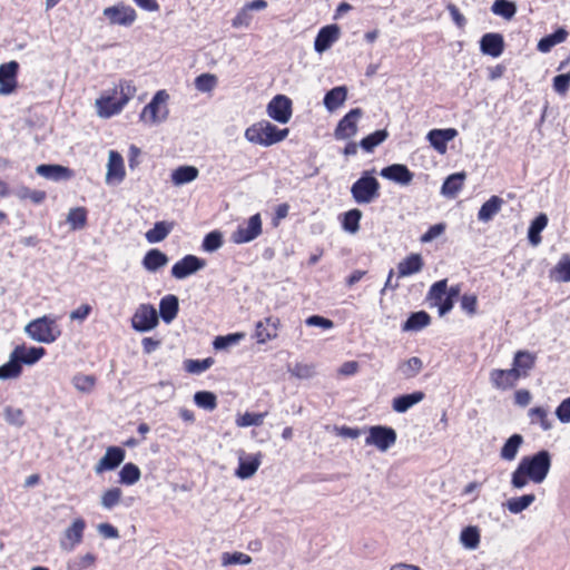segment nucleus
Masks as SVG:
<instances>
[{"mask_svg": "<svg viewBox=\"0 0 570 570\" xmlns=\"http://www.w3.org/2000/svg\"><path fill=\"white\" fill-rule=\"evenodd\" d=\"M551 468V458L548 451L542 450L533 455L523 456L512 473L511 484L521 489L529 481L541 483Z\"/></svg>", "mask_w": 570, "mask_h": 570, "instance_id": "obj_1", "label": "nucleus"}, {"mask_svg": "<svg viewBox=\"0 0 570 570\" xmlns=\"http://www.w3.org/2000/svg\"><path fill=\"white\" fill-rule=\"evenodd\" d=\"M135 94L136 87L131 81L120 80L115 85L111 91L102 94L96 100L98 116L101 118H110L120 114Z\"/></svg>", "mask_w": 570, "mask_h": 570, "instance_id": "obj_2", "label": "nucleus"}, {"mask_svg": "<svg viewBox=\"0 0 570 570\" xmlns=\"http://www.w3.org/2000/svg\"><path fill=\"white\" fill-rule=\"evenodd\" d=\"M288 132V128L279 129L267 120H261L246 128L244 136L252 144L267 147L284 140Z\"/></svg>", "mask_w": 570, "mask_h": 570, "instance_id": "obj_3", "label": "nucleus"}, {"mask_svg": "<svg viewBox=\"0 0 570 570\" xmlns=\"http://www.w3.org/2000/svg\"><path fill=\"white\" fill-rule=\"evenodd\" d=\"M373 171L365 170L351 186L352 198L358 205L371 204L381 196V184Z\"/></svg>", "mask_w": 570, "mask_h": 570, "instance_id": "obj_4", "label": "nucleus"}, {"mask_svg": "<svg viewBox=\"0 0 570 570\" xmlns=\"http://www.w3.org/2000/svg\"><path fill=\"white\" fill-rule=\"evenodd\" d=\"M26 332L32 340L46 344L53 343L61 335L57 318L48 315L31 321Z\"/></svg>", "mask_w": 570, "mask_h": 570, "instance_id": "obj_5", "label": "nucleus"}, {"mask_svg": "<svg viewBox=\"0 0 570 570\" xmlns=\"http://www.w3.org/2000/svg\"><path fill=\"white\" fill-rule=\"evenodd\" d=\"M168 99L169 95L166 90L157 91L150 102L144 107L140 114V120L147 124H156L165 120L168 115Z\"/></svg>", "mask_w": 570, "mask_h": 570, "instance_id": "obj_6", "label": "nucleus"}, {"mask_svg": "<svg viewBox=\"0 0 570 570\" xmlns=\"http://www.w3.org/2000/svg\"><path fill=\"white\" fill-rule=\"evenodd\" d=\"M395 442L396 432L392 428L384 425L371 426L365 438L366 445H374L382 452L390 449Z\"/></svg>", "mask_w": 570, "mask_h": 570, "instance_id": "obj_7", "label": "nucleus"}, {"mask_svg": "<svg viewBox=\"0 0 570 570\" xmlns=\"http://www.w3.org/2000/svg\"><path fill=\"white\" fill-rule=\"evenodd\" d=\"M262 218L261 214L250 216L243 225H238L236 230L233 232L230 239L235 244H245L254 240L262 234Z\"/></svg>", "mask_w": 570, "mask_h": 570, "instance_id": "obj_8", "label": "nucleus"}, {"mask_svg": "<svg viewBox=\"0 0 570 570\" xmlns=\"http://www.w3.org/2000/svg\"><path fill=\"white\" fill-rule=\"evenodd\" d=\"M446 284L448 279H440L432 284L428 292V301L431 306L438 307L440 316L449 313L454 306L453 301L446 296Z\"/></svg>", "mask_w": 570, "mask_h": 570, "instance_id": "obj_9", "label": "nucleus"}, {"mask_svg": "<svg viewBox=\"0 0 570 570\" xmlns=\"http://www.w3.org/2000/svg\"><path fill=\"white\" fill-rule=\"evenodd\" d=\"M158 325L156 308L150 304H141L136 309L131 326L138 332H148Z\"/></svg>", "mask_w": 570, "mask_h": 570, "instance_id": "obj_10", "label": "nucleus"}, {"mask_svg": "<svg viewBox=\"0 0 570 570\" xmlns=\"http://www.w3.org/2000/svg\"><path fill=\"white\" fill-rule=\"evenodd\" d=\"M281 320L277 316H267L255 325L253 338L257 344H265L278 336Z\"/></svg>", "mask_w": 570, "mask_h": 570, "instance_id": "obj_11", "label": "nucleus"}, {"mask_svg": "<svg viewBox=\"0 0 570 570\" xmlns=\"http://www.w3.org/2000/svg\"><path fill=\"white\" fill-rule=\"evenodd\" d=\"M361 108L351 109L337 124L334 136L337 140H345L357 132V122L362 117Z\"/></svg>", "mask_w": 570, "mask_h": 570, "instance_id": "obj_12", "label": "nucleus"}, {"mask_svg": "<svg viewBox=\"0 0 570 570\" xmlns=\"http://www.w3.org/2000/svg\"><path fill=\"white\" fill-rule=\"evenodd\" d=\"M206 265L205 259L195 255H186L171 267V276L176 279H184L191 274H195Z\"/></svg>", "mask_w": 570, "mask_h": 570, "instance_id": "obj_13", "label": "nucleus"}, {"mask_svg": "<svg viewBox=\"0 0 570 570\" xmlns=\"http://www.w3.org/2000/svg\"><path fill=\"white\" fill-rule=\"evenodd\" d=\"M267 114L281 124L288 122L292 117V100L284 95L275 96L267 105Z\"/></svg>", "mask_w": 570, "mask_h": 570, "instance_id": "obj_14", "label": "nucleus"}, {"mask_svg": "<svg viewBox=\"0 0 570 570\" xmlns=\"http://www.w3.org/2000/svg\"><path fill=\"white\" fill-rule=\"evenodd\" d=\"M86 522L81 518H77L68 527L60 540V547L65 551H72L78 544L82 542Z\"/></svg>", "mask_w": 570, "mask_h": 570, "instance_id": "obj_15", "label": "nucleus"}, {"mask_svg": "<svg viewBox=\"0 0 570 570\" xmlns=\"http://www.w3.org/2000/svg\"><path fill=\"white\" fill-rule=\"evenodd\" d=\"M19 63L11 60L0 65V95L12 94L18 87Z\"/></svg>", "mask_w": 570, "mask_h": 570, "instance_id": "obj_16", "label": "nucleus"}, {"mask_svg": "<svg viewBox=\"0 0 570 570\" xmlns=\"http://www.w3.org/2000/svg\"><path fill=\"white\" fill-rule=\"evenodd\" d=\"M492 387L499 391L512 390L517 386L521 377L512 368H494L489 375Z\"/></svg>", "mask_w": 570, "mask_h": 570, "instance_id": "obj_17", "label": "nucleus"}, {"mask_svg": "<svg viewBox=\"0 0 570 570\" xmlns=\"http://www.w3.org/2000/svg\"><path fill=\"white\" fill-rule=\"evenodd\" d=\"M537 355L527 350H519L514 353L511 368L514 370L521 379L530 375L535 367Z\"/></svg>", "mask_w": 570, "mask_h": 570, "instance_id": "obj_18", "label": "nucleus"}, {"mask_svg": "<svg viewBox=\"0 0 570 570\" xmlns=\"http://www.w3.org/2000/svg\"><path fill=\"white\" fill-rule=\"evenodd\" d=\"M104 14L110 24L130 26L136 20V12L132 8L116 4L104 10Z\"/></svg>", "mask_w": 570, "mask_h": 570, "instance_id": "obj_19", "label": "nucleus"}, {"mask_svg": "<svg viewBox=\"0 0 570 570\" xmlns=\"http://www.w3.org/2000/svg\"><path fill=\"white\" fill-rule=\"evenodd\" d=\"M126 176L124 158L116 151L110 150L107 164L106 183L107 184H119Z\"/></svg>", "mask_w": 570, "mask_h": 570, "instance_id": "obj_20", "label": "nucleus"}, {"mask_svg": "<svg viewBox=\"0 0 570 570\" xmlns=\"http://www.w3.org/2000/svg\"><path fill=\"white\" fill-rule=\"evenodd\" d=\"M126 452L124 449L119 446H109L106 450L105 455L99 460V462L95 466L96 473L100 474L105 471H111L118 468L124 459Z\"/></svg>", "mask_w": 570, "mask_h": 570, "instance_id": "obj_21", "label": "nucleus"}, {"mask_svg": "<svg viewBox=\"0 0 570 570\" xmlns=\"http://www.w3.org/2000/svg\"><path fill=\"white\" fill-rule=\"evenodd\" d=\"M458 136L455 128L432 129L428 132V140L431 146L441 155L446 153L448 142Z\"/></svg>", "mask_w": 570, "mask_h": 570, "instance_id": "obj_22", "label": "nucleus"}, {"mask_svg": "<svg viewBox=\"0 0 570 570\" xmlns=\"http://www.w3.org/2000/svg\"><path fill=\"white\" fill-rule=\"evenodd\" d=\"M504 39L501 33L489 32L482 36L480 40V50L490 57H500L504 51Z\"/></svg>", "mask_w": 570, "mask_h": 570, "instance_id": "obj_23", "label": "nucleus"}, {"mask_svg": "<svg viewBox=\"0 0 570 570\" xmlns=\"http://www.w3.org/2000/svg\"><path fill=\"white\" fill-rule=\"evenodd\" d=\"M380 175L401 185H409L413 180V173L403 164H393L384 167Z\"/></svg>", "mask_w": 570, "mask_h": 570, "instance_id": "obj_24", "label": "nucleus"}, {"mask_svg": "<svg viewBox=\"0 0 570 570\" xmlns=\"http://www.w3.org/2000/svg\"><path fill=\"white\" fill-rule=\"evenodd\" d=\"M340 37V28L336 24H328L318 31L314 48L317 52L327 50Z\"/></svg>", "mask_w": 570, "mask_h": 570, "instance_id": "obj_25", "label": "nucleus"}, {"mask_svg": "<svg viewBox=\"0 0 570 570\" xmlns=\"http://www.w3.org/2000/svg\"><path fill=\"white\" fill-rule=\"evenodd\" d=\"M12 354L21 366L22 364L32 365L46 354V350L43 347L36 346L27 347L24 344H22L17 345L13 348Z\"/></svg>", "mask_w": 570, "mask_h": 570, "instance_id": "obj_26", "label": "nucleus"}, {"mask_svg": "<svg viewBox=\"0 0 570 570\" xmlns=\"http://www.w3.org/2000/svg\"><path fill=\"white\" fill-rule=\"evenodd\" d=\"M423 266L424 261L422 255L412 253L397 264V276L402 278L420 273Z\"/></svg>", "mask_w": 570, "mask_h": 570, "instance_id": "obj_27", "label": "nucleus"}, {"mask_svg": "<svg viewBox=\"0 0 570 570\" xmlns=\"http://www.w3.org/2000/svg\"><path fill=\"white\" fill-rule=\"evenodd\" d=\"M37 174L52 180H68L73 177V171L62 165L42 164L36 168Z\"/></svg>", "mask_w": 570, "mask_h": 570, "instance_id": "obj_28", "label": "nucleus"}, {"mask_svg": "<svg viewBox=\"0 0 570 570\" xmlns=\"http://www.w3.org/2000/svg\"><path fill=\"white\" fill-rule=\"evenodd\" d=\"M504 200L493 195L491 196L478 212V219L483 223L490 222L502 208Z\"/></svg>", "mask_w": 570, "mask_h": 570, "instance_id": "obj_29", "label": "nucleus"}, {"mask_svg": "<svg viewBox=\"0 0 570 570\" xmlns=\"http://www.w3.org/2000/svg\"><path fill=\"white\" fill-rule=\"evenodd\" d=\"M179 311L178 298L175 295H166L160 299L159 313L165 323L174 321Z\"/></svg>", "mask_w": 570, "mask_h": 570, "instance_id": "obj_30", "label": "nucleus"}, {"mask_svg": "<svg viewBox=\"0 0 570 570\" xmlns=\"http://www.w3.org/2000/svg\"><path fill=\"white\" fill-rule=\"evenodd\" d=\"M424 397L425 394L422 391L403 394L393 399L392 407L397 413H404L410 407L421 402Z\"/></svg>", "mask_w": 570, "mask_h": 570, "instance_id": "obj_31", "label": "nucleus"}, {"mask_svg": "<svg viewBox=\"0 0 570 570\" xmlns=\"http://www.w3.org/2000/svg\"><path fill=\"white\" fill-rule=\"evenodd\" d=\"M465 178L466 174L464 171L450 175L444 180L441 187V193L450 198L455 197L458 193L463 188Z\"/></svg>", "mask_w": 570, "mask_h": 570, "instance_id": "obj_32", "label": "nucleus"}, {"mask_svg": "<svg viewBox=\"0 0 570 570\" xmlns=\"http://www.w3.org/2000/svg\"><path fill=\"white\" fill-rule=\"evenodd\" d=\"M167 263H168L167 255L157 248L149 249L142 258V266L148 272H156L159 268L167 265Z\"/></svg>", "mask_w": 570, "mask_h": 570, "instance_id": "obj_33", "label": "nucleus"}, {"mask_svg": "<svg viewBox=\"0 0 570 570\" xmlns=\"http://www.w3.org/2000/svg\"><path fill=\"white\" fill-rule=\"evenodd\" d=\"M347 97V89L345 86H338L326 92L324 97V106L327 110L333 111L341 107Z\"/></svg>", "mask_w": 570, "mask_h": 570, "instance_id": "obj_34", "label": "nucleus"}, {"mask_svg": "<svg viewBox=\"0 0 570 570\" xmlns=\"http://www.w3.org/2000/svg\"><path fill=\"white\" fill-rule=\"evenodd\" d=\"M550 278L556 282H570V255L563 254L554 267L550 271Z\"/></svg>", "mask_w": 570, "mask_h": 570, "instance_id": "obj_35", "label": "nucleus"}, {"mask_svg": "<svg viewBox=\"0 0 570 570\" xmlns=\"http://www.w3.org/2000/svg\"><path fill=\"white\" fill-rule=\"evenodd\" d=\"M530 424L539 425L543 431H549L552 428V422L549 419V411L543 406H534L528 411Z\"/></svg>", "mask_w": 570, "mask_h": 570, "instance_id": "obj_36", "label": "nucleus"}, {"mask_svg": "<svg viewBox=\"0 0 570 570\" xmlns=\"http://www.w3.org/2000/svg\"><path fill=\"white\" fill-rule=\"evenodd\" d=\"M174 225V222H157L154 227L146 233L147 242L154 244L164 240L173 230Z\"/></svg>", "mask_w": 570, "mask_h": 570, "instance_id": "obj_37", "label": "nucleus"}, {"mask_svg": "<svg viewBox=\"0 0 570 570\" xmlns=\"http://www.w3.org/2000/svg\"><path fill=\"white\" fill-rule=\"evenodd\" d=\"M568 31L563 28H559L553 33H550L538 42V50L541 52H549L554 46L566 41Z\"/></svg>", "mask_w": 570, "mask_h": 570, "instance_id": "obj_38", "label": "nucleus"}, {"mask_svg": "<svg viewBox=\"0 0 570 570\" xmlns=\"http://www.w3.org/2000/svg\"><path fill=\"white\" fill-rule=\"evenodd\" d=\"M548 225V217L546 214L541 213L539 214L530 224L529 230H528V238L529 242L537 246L541 243V232L547 227Z\"/></svg>", "mask_w": 570, "mask_h": 570, "instance_id": "obj_39", "label": "nucleus"}, {"mask_svg": "<svg viewBox=\"0 0 570 570\" xmlns=\"http://www.w3.org/2000/svg\"><path fill=\"white\" fill-rule=\"evenodd\" d=\"M198 169L195 166H179L171 174V181L179 186L188 184L198 177Z\"/></svg>", "mask_w": 570, "mask_h": 570, "instance_id": "obj_40", "label": "nucleus"}, {"mask_svg": "<svg viewBox=\"0 0 570 570\" xmlns=\"http://www.w3.org/2000/svg\"><path fill=\"white\" fill-rule=\"evenodd\" d=\"M387 137L389 131L386 129H380L364 137L360 141V146L364 151L373 153L379 145L387 139Z\"/></svg>", "mask_w": 570, "mask_h": 570, "instance_id": "obj_41", "label": "nucleus"}, {"mask_svg": "<svg viewBox=\"0 0 570 570\" xmlns=\"http://www.w3.org/2000/svg\"><path fill=\"white\" fill-rule=\"evenodd\" d=\"M431 322V316L425 311L412 313L403 324V331H420Z\"/></svg>", "mask_w": 570, "mask_h": 570, "instance_id": "obj_42", "label": "nucleus"}, {"mask_svg": "<svg viewBox=\"0 0 570 570\" xmlns=\"http://www.w3.org/2000/svg\"><path fill=\"white\" fill-rule=\"evenodd\" d=\"M261 465V460L256 456L248 459H239L238 468L235 471L239 479H248L253 476Z\"/></svg>", "mask_w": 570, "mask_h": 570, "instance_id": "obj_43", "label": "nucleus"}, {"mask_svg": "<svg viewBox=\"0 0 570 570\" xmlns=\"http://www.w3.org/2000/svg\"><path fill=\"white\" fill-rule=\"evenodd\" d=\"M522 442L523 438L520 434L511 435L503 444L500 456L507 461L514 460Z\"/></svg>", "mask_w": 570, "mask_h": 570, "instance_id": "obj_44", "label": "nucleus"}, {"mask_svg": "<svg viewBox=\"0 0 570 570\" xmlns=\"http://www.w3.org/2000/svg\"><path fill=\"white\" fill-rule=\"evenodd\" d=\"M140 476V469L135 463L128 462L119 472V482L121 484L132 485L139 481Z\"/></svg>", "mask_w": 570, "mask_h": 570, "instance_id": "obj_45", "label": "nucleus"}, {"mask_svg": "<svg viewBox=\"0 0 570 570\" xmlns=\"http://www.w3.org/2000/svg\"><path fill=\"white\" fill-rule=\"evenodd\" d=\"M362 212L358 208H353L343 214L342 227L344 230L355 234L360 229V220Z\"/></svg>", "mask_w": 570, "mask_h": 570, "instance_id": "obj_46", "label": "nucleus"}, {"mask_svg": "<svg viewBox=\"0 0 570 570\" xmlns=\"http://www.w3.org/2000/svg\"><path fill=\"white\" fill-rule=\"evenodd\" d=\"M88 212L85 207L71 208L67 216V223L72 229H82L87 225Z\"/></svg>", "mask_w": 570, "mask_h": 570, "instance_id": "obj_47", "label": "nucleus"}, {"mask_svg": "<svg viewBox=\"0 0 570 570\" xmlns=\"http://www.w3.org/2000/svg\"><path fill=\"white\" fill-rule=\"evenodd\" d=\"M267 6V2H248L242 11L233 19V26L238 28L242 26H247L250 17L248 14L252 10H262L265 9Z\"/></svg>", "mask_w": 570, "mask_h": 570, "instance_id": "obj_48", "label": "nucleus"}, {"mask_svg": "<svg viewBox=\"0 0 570 570\" xmlns=\"http://www.w3.org/2000/svg\"><path fill=\"white\" fill-rule=\"evenodd\" d=\"M22 373V366L11 353L9 362L0 366V380L17 379Z\"/></svg>", "mask_w": 570, "mask_h": 570, "instance_id": "obj_49", "label": "nucleus"}, {"mask_svg": "<svg viewBox=\"0 0 570 570\" xmlns=\"http://www.w3.org/2000/svg\"><path fill=\"white\" fill-rule=\"evenodd\" d=\"M422 368L423 362L417 356L410 357L399 366V370L404 379H412L416 376L422 371Z\"/></svg>", "mask_w": 570, "mask_h": 570, "instance_id": "obj_50", "label": "nucleus"}, {"mask_svg": "<svg viewBox=\"0 0 570 570\" xmlns=\"http://www.w3.org/2000/svg\"><path fill=\"white\" fill-rule=\"evenodd\" d=\"M214 364V358L207 357L204 360L188 358L184 361V370L190 374H200L207 371Z\"/></svg>", "mask_w": 570, "mask_h": 570, "instance_id": "obj_51", "label": "nucleus"}, {"mask_svg": "<svg viewBox=\"0 0 570 570\" xmlns=\"http://www.w3.org/2000/svg\"><path fill=\"white\" fill-rule=\"evenodd\" d=\"M194 402L198 407L213 411L217 407V397L213 392L199 391L194 395Z\"/></svg>", "mask_w": 570, "mask_h": 570, "instance_id": "obj_52", "label": "nucleus"}, {"mask_svg": "<svg viewBox=\"0 0 570 570\" xmlns=\"http://www.w3.org/2000/svg\"><path fill=\"white\" fill-rule=\"evenodd\" d=\"M535 500L534 494H524L522 497L512 498L508 501L507 507L511 513H520L525 510Z\"/></svg>", "mask_w": 570, "mask_h": 570, "instance_id": "obj_53", "label": "nucleus"}, {"mask_svg": "<svg viewBox=\"0 0 570 570\" xmlns=\"http://www.w3.org/2000/svg\"><path fill=\"white\" fill-rule=\"evenodd\" d=\"M461 542L468 549H475L480 543V532L476 527H466L460 535Z\"/></svg>", "mask_w": 570, "mask_h": 570, "instance_id": "obj_54", "label": "nucleus"}, {"mask_svg": "<svg viewBox=\"0 0 570 570\" xmlns=\"http://www.w3.org/2000/svg\"><path fill=\"white\" fill-rule=\"evenodd\" d=\"M289 373L301 380H307L315 375V365L313 363L297 362L289 367Z\"/></svg>", "mask_w": 570, "mask_h": 570, "instance_id": "obj_55", "label": "nucleus"}, {"mask_svg": "<svg viewBox=\"0 0 570 570\" xmlns=\"http://www.w3.org/2000/svg\"><path fill=\"white\" fill-rule=\"evenodd\" d=\"M217 77L213 73H202L195 79V87L198 91L210 92L217 86Z\"/></svg>", "mask_w": 570, "mask_h": 570, "instance_id": "obj_56", "label": "nucleus"}, {"mask_svg": "<svg viewBox=\"0 0 570 570\" xmlns=\"http://www.w3.org/2000/svg\"><path fill=\"white\" fill-rule=\"evenodd\" d=\"M266 414L267 413L245 412L244 414L237 416L236 424H237V426H240V428H247V426H252V425H256V426L262 425Z\"/></svg>", "mask_w": 570, "mask_h": 570, "instance_id": "obj_57", "label": "nucleus"}, {"mask_svg": "<svg viewBox=\"0 0 570 570\" xmlns=\"http://www.w3.org/2000/svg\"><path fill=\"white\" fill-rule=\"evenodd\" d=\"M252 562V557L244 552H224L222 554V563L223 566H232V564H249Z\"/></svg>", "mask_w": 570, "mask_h": 570, "instance_id": "obj_58", "label": "nucleus"}, {"mask_svg": "<svg viewBox=\"0 0 570 570\" xmlns=\"http://www.w3.org/2000/svg\"><path fill=\"white\" fill-rule=\"evenodd\" d=\"M17 195L21 200H30L33 204H41L47 197L45 190L30 189L29 187H21Z\"/></svg>", "mask_w": 570, "mask_h": 570, "instance_id": "obj_59", "label": "nucleus"}, {"mask_svg": "<svg viewBox=\"0 0 570 570\" xmlns=\"http://www.w3.org/2000/svg\"><path fill=\"white\" fill-rule=\"evenodd\" d=\"M244 337H245V333H242V332L228 334L225 336H217V337H215V340L213 342V346L216 350H223L233 344H237Z\"/></svg>", "mask_w": 570, "mask_h": 570, "instance_id": "obj_60", "label": "nucleus"}, {"mask_svg": "<svg viewBox=\"0 0 570 570\" xmlns=\"http://www.w3.org/2000/svg\"><path fill=\"white\" fill-rule=\"evenodd\" d=\"M122 491L119 488H111L104 492L101 497V504L106 509H112L121 500Z\"/></svg>", "mask_w": 570, "mask_h": 570, "instance_id": "obj_61", "label": "nucleus"}, {"mask_svg": "<svg viewBox=\"0 0 570 570\" xmlns=\"http://www.w3.org/2000/svg\"><path fill=\"white\" fill-rule=\"evenodd\" d=\"M223 245V236L218 230L208 233L203 239V248L207 252H214Z\"/></svg>", "mask_w": 570, "mask_h": 570, "instance_id": "obj_62", "label": "nucleus"}, {"mask_svg": "<svg viewBox=\"0 0 570 570\" xmlns=\"http://www.w3.org/2000/svg\"><path fill=\"white\" fill-rule=\"evenodd\" d=\"M491 11L505 19H511L515 13L517 8L514 2H493Z\"/></svg>", "mask_w": 570, "mask_h": 570, "instance_id": "obj_63", "label": "nucleus"}, {"mask_svg": "<svg viewBox=\"0 0 570 570\" xmlns=\"http://www.w3.org/2000/svg\"><path fill=\"white\" fill-rule=\"evenodd\" d=\"M552 86L557 94L564 96L570 88V72L556 76Z\"/></svg>", "mask_w": 570, "mask_h": 570, "instance_id": "obj_64", "label": "nucleus"}]
</instances>
